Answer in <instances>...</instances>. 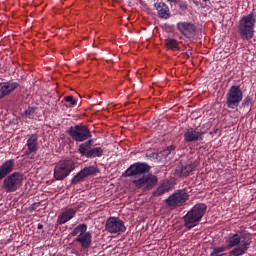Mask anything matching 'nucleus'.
<instances>
[{"instance_id":"f257e3e1","label":"nucleus","mask_w":256,"mask_h":256,"mask_svg":"<svg viewBox=\"0 0 256 256\" xmlns=\"http://www.w3.org/2000/svg\"><path fill=\"white\" fill-rule=\"evenodd\" d=\"M151 171V166L145 162H136L132 164L127 170L122 174V177H135L133 180V185L137 189H153L157 185L159 179L153 174H147ZM137 177H140L137 179Z\"/></svg>"},{"instance_id":"f03ea898","label":"nucleus","mask_w":256,"mask_h":256,"mask_svg":"<svg viewBox=\"0 0 256 256\" xmlns=\"http://www.w3.org/2000/svg\"><path fill=\"white\" fill-rule=\"evenodd\" d=\"M13 169H15L14 159L6 160L0 165V181H3L2 189L5 190L6 193H15V191L20 189L21 185H23V173H13ZM9 173L12 174L9 175Z\"/></svg>"},{"instance_id":"7ed1b4c3","label":"nucleus","mask_w":256,"mask_h":256,"mask_svg":"<svg viewBox=\"0 0 256 256\" xmlns=\"http://www.w3.org/2000/svg\"><path fill=\"white\" fill-rule=\"evenodd\" d=\"M207 212V205L205 204H196L187 212V214L183 217L184 226L186 229H193V227H197L199 223H201V219Z\"/></svg>"},{"instance_id":"20e7f679","label":"nucleus","mask_w":256,"mask_h":256,"mask_svg":"<svg viewBox=\"0 0 256 256\" xmlns=\"http://www.w3.org/2000/svg\"><path fill=\"white\" fill-rule=\"evenodd\" d=\"M255 23L256 18L255 13L253 12L241 18L238 26L241 39H245L246 41L253 39V35L255 33Z\"/></svg>"},{"instance_id":"39448f33","label":"nucleus","mask_w":256,"mask_h":256,"mask_svg":"<svg viewBox=\"0 0 256 256\" xmlns=\"http://www.w3.org/2000/svg\"><path fill=\"white\" fill-rule=\"evenodd\" d=\"M187 201H189V192H187V189H180L166 198L164 203L168 209H179V207H183Z\"/></svg>"},{"instance_id":"423d86ee","label":"nucleus","mask_w":256,"mask_h":256,"mask_svg":"<svg viewBox=\"0 0 256 256\" xmlns=\"http://www.w3.org/2000/svg\"><path fill=\"white\" fill-rule=\"evenodd\" d=\"M66 133L70 135L71 139L73 141H76L77 143H87V141L91 140V130L86 125L78 124L75 126H71Z\"/></svg>"},{"instance_id":"0eeeda50","label":"nucleus","mask_w":256,"mask_h":256,"mask_svg":"<svg viewBox=\"0 0 256 256\" xmlns=\"http://www.w3.org/2000/svg\"><path fill=\"white\" fill-rule=\"evenodd\" d=\"M72 171H75V161L71 159L62 160L54 167V178L56 181H63V179L69 177Z\"/></svg>"},{"instance_id":"6e6552de","label":"nucleus","mask_w":256,"mask_h":256,"mask_svg":"<svg viewBox=\"0 0 256 256\" xmlns=\"http://www.w3.org/2000/svg\"><path fill=\"white\" fill-rule=\"evenodd\" d=\"M93 145V139H90L84 143H81L78 147V153L80 155L87 157V159H93L95 157H102L103 156V148L95 147L91 149Z\"/></svg>"},{"instance_id":"1a4fd4ad","label":"nucleus","mask_w":256,"mask_h":256,"mask_svg":"<svg viewBox=\"0 0 256 256\" xmlns=\"http://www.w3.org/2000/svg\"><path fill=\"white\" fill-rule=\"evenodd\" d=\"M243 101V90L239 86H231L226 96V105L229 109H237L239 103Z\"/></svg>"},{"instance_id":"9d476101","label":"nucleus","mask_w":256,"mask_h":256,"mask_svg":"<svg viewBox=\"0 0 256 256\" xmlns=\"http://www.w3.org/2000/svg\"><path fill=\"white\" fill-rule=\"evenodd\" d=\"M105 229L108 231V233L117 235H121V233H125V231H127L125 223L117 217L108 218L105 224Z\"/></svg>"},{"instance_id":"9b49d317","label":"nucleus","mask_w":256,"mask_h":256,"mask_svg":"<svg viewBox=\"0 0 256 256\" xmlns=\"http://www.w3.org/2000/svg\"><path fill=\"white\" fill-rule=\"evenodd\" d=\"M197 167H199V161L197 160L188 163L181 160L176 166L175 175H178V177H189Z\"/></svg>"},{"instance_id":"f8f14e48","label":"nucleus","mask_w":256,"mask_h":256,"mask_svg":"<svg viewBox=\"0 0 256 256\" xmlns=\"http://www.w3.org/2000/svg\"><path fill=\"white\" fill-rule=\"evenodd\" d=\"M99 173V169L95 166H88L84 169L80 170L71 180V185H77V183H81L90 177V175H97Z\"/></svg>"},{"instance_id":"ddd939ff","label":"nucleus","mask_w":256,"mask_h":256,"mask_svg":"<svg viewBox=\"0 0 256 256\" xmlns=\"http://www.w3.org/2000/svg\"><path fill=\"white\" fill-rule=\"evenodd\" d=\"M177 29L187 39H195V36L197 35V26L193 23L179 22L177 24Z\"/></svg>"},{"instance_id":"4468645a","label":"nucleus","mask_w":256,"mask_h":256,"mask_svg":"<svg viewBox=\"0 0 256 256\" xmlns=\"http://www.w3.org/2000/svg\"><path fill=\"white\" fill-rule=\"evenodd\" d=\"M154 8L159 19L167 20L171 17V11L169 10V6L165 2L161 0H154Z\"/></svg>"},{"instance_id":"2eb2a0df","label":"nucleus","mask_w":256,"mask_h":256,"mask_svg":"<svg viewBox=\"0 0 256 256\" xmlns=\"http://www.w3.org/2000/svg\"><path fill=\"white\" fill-rule=\"evenodd\" d=\"M203 131H199L197 128H189L184 133L185 143H193L195 141H203Z\"/></svg>"},{"instance_id":"dca6fc26","label":"nucleus","mask_w":256,"mask_h":256,"mask_svg":"<svg viewBox=\"0 0 256 256\" xmlns=\"http://www.w3.org/2000/svg\"><path fill=\"white\" fill-rule=\"evenodd\" d=\"M17 87H19V83L17 82L8 81L0 83V99L7 97V95H11Z\"/></svg>"},{"instance_id":"f3484780","label":"nucleus","mask_w":256,"mask_h":256,"mask_svg":"<svg viewBox=\"0 0 256 256\" xmlns=\"http://www.w3.org/2000/svg\"><path fill=\"white\" fill-rule=\"evenodd\" d=\"M75 241H76V243H80V245L83 249H89V247H91V243L93 241L91 232H84L82 235L77 236Z\"/></svg>"},{"instance_id":"a211bd4d","label":"nucleus","mask_w":256,"mask_h":256,"mask_svg":"<svg viewBox=\"0 0 256 256\" xmlns=\"http://www.w3.org/2000/svg\"><path fill=\"white\" fill-rule=\"evenodd\" d=\"M75 213H77V211L75 209H73V208H70V209L64 211L58 217L59 225H65V223H67V221H71V219H73V217H75Z\"/></svg>"},{"instance_id":"6ab92c4d","label":"nucleus","mask_w":256,"mask_h":256,"mask_svg":"<svg viewBox=\"0 0 256 256\" xmlns=\"http://www.w3.org/2000/svg\"><path fill=\"white\" fill-rule=\"evenodd\" d=\"M37 134H31L27 140V148L28 151L25 152V155H31V153H35L37 151Z\"/></svg>"},{"instance_id":"aec40b11","label":"nucleus","mask_w":256,"mask_h":256,"mask_svg":"<svg viewBox=\"0 0 256 256\" xmlns=\"http://www.w3.org/2000/svg\"><path fill=\"white\" fill-rule=\"evenodd\" d=\"M249 245H251L249 240H242L240 247L234 248L230 253L233 256L245 255V253H247V249H249Z\"/></svg>"},{"instance_id":"412c9836","label":"nucleus","mask_w":256,"mask_h":256,"mask_svg":"<svg viewBox=\"0 0 256 256\" xmlns=\"http://www.w3.org/2000/svg\"><path fill=\"white\" fill-rule=\"evenodd\" d=\"M160 159H165V161H171L175 156V146L170 145L166 149L159 152Z\"/></svg>"},{"instance_id":"4be33fe9","label":"nucleus","mask_w":256,"mask_h":256,"mask_svg":"<svg viewBox=\"0 0 256 256\" xmlns=\"http://www.w3.org/2000/svg\"><path fill=\"white\" fill-rule=\"evenodd\" d=\"M227 243L230 249H233V247H237L238 245L241 246L243 241H241V236H239V234H234L229 237Z\"/></svg>"},{"instance_id":"5701e85b","label":"nucleus","mask_w":256,"mask_h":256,"mask_svg":"<svg viewBox=\"0 0 256 256\" xmlns=\"http://www.w3.org/2000/svg\"><path fill=\"white\" fill-rule=\"evenodd\" d=\"M87 232V224H79L74 230L71 232L72 237H79Z\"/></svg>"},{"instance_id":"b1692460","label":"nucleus","mask_w":256,"mask_h":256,"mask_svg":"<svg viewBox=\"0 0 256 256\" xmlns=\"http://www.w3.org/2000/svg\"><path fill=\"white\" fill-rule=\"evenodd\" d=\"M165 45L167 49H170L171 51H179V43L173 38L166 39Z\"/></svg>"},{"instance_id":"393cba45","label":"nucleus","mask_w":256,"mask_h":256,"mask_svg":"<svg viewBox=\"0 0 256 256\" xmlns=\"http://www.w3.org/2000/svg\"><path fill=\"white\" fill-rule=\"evenodd\" d=\"M225 251V247L221 246L218 248H214L210 253L211 256H223V252Z\"/></svg>"},{"instance_id":"a878e982","label":"nucleus","mask_w":256,"mask_h":256,"mask_svg":"<svg viewBox=\"0 0 256 256\" xmlns=\"http://www.w3.org/2000/svg\"><path fill=\"white\" fill-rule=\"evenodd\" d=\"M161 186L166 193H169V191L173 189L172 183L167 180L164 181Z\"/></svg>"},{"instance_id":"bb28decb","label":"nucleus","mask_w":256,"mask_h":256,"mask_svg":"<svg viewBox=\"0 0 256 256\" xmlns=\"http://www.w3.org/2000/svg\"><path fill=\"white\" fill-rule=\"evenodd\" d=\"M64 101H66V103H70V105H72V107H75V105H77V100L75 98H73L72 95L65 96Z\"/></svg>"},{"instance_id":"cd10ccee","label":"nucleus","mask_w":256,"mask_h":256,"mask_svg":"<svg viewBox=\"0 0 256 256\" xmlns=\"http://www.w3.org/2000/svg\"><path fill=\"white\" fill-rule=\"evenodd\" d=\"M165 193H167L162 186L160 185L154 192H153V196L154 197H161V195H165Z\"/></svg>"},{"instance_id":"c85d7f7f","label":"nucleus","mask_w":256,"mask_h":256,"mask_svg":"<svg viewBox=\"0 0 256 256\" xmlns=\"http://www.w3.org/2000/svg\"><path fill=\"white\" fill-rule=\"evenodd\" d=\"M251 101H253V98L247 96L242 102V107H251Z\"/></svg>"},{"instance_id":"c756f323","label":"nucleus","mask_w":256,"mask_h":256,"mask_svg":"<svg viewBox=\"0 0 256 256\" xmlns=\"http://www.w3.org/2000/svg\"><path fill=\"white\" fill-rule=\"evenodd\" d=\"M33 113H35V108L34 107H28V109H26L22 115L25 117H30V115H33Z\"/></svg>"},{"instance_id":"7c9ffc66","label":"nucleus","mask_w":256,"mask_h":256,"mask_svg":"<svg viewBox=\"0 0 256 256\" xmlns=\"http://www.w3.org/2000/svg\"><path fill=\"white\" fill-rule=\"evenodd\" d=\"M147 159H161L159 152H153L151 154H146Z\"/></svg>"},{"instance_id":"2f4dec72","label":"nucleus","mask_w":256,"mask_h":256,"mask_svg":"<svg viewBox=\"0 0 256 256\" xmlns=\"http://www.w3.org/2000/svg\"><path fill=\"white\" fill-rule=\"evenodd\" d=\"M202 2L205 3V5L201 3V7H203V9H206V7H211V0H202Z\"/></svg>"},{"instance_id":"473e14b6","label":"nucleus","mask_w":256,"mask_h":256,"mask_svg":"<svg viewBox=\"0 0 256 256\" xmlns=\"http://www.w3.org/2000/svg\"><path fill=\"white\" fill-rule=\"evenodd\" d=\"M39 205H41V202H35L30 206V210L31 211H35V209H37V207H39Z\"/></svg>"},{"instance_id":"72a5a7b5","label":"nucleus","mask_w":256,"mask_h":256,"mask_svg":"<svg viewBox=\"0 0 256 256\" xmlns=\"http://www.w3.org/2000/svg\"><path fill=\"white\" fill-rule=\"evenodd\" d=\"M168 3H177L178 0H167Z\"/></svg>"},{"instance_id":"f704fd0d","label":"nucleus","mask_w":256,"mask_h":256,"mask_svg":"<svg viewBox=\"0 0 256 256\" xmlns=\"http://www.w3.org/2000/svg\"><path fill=\"white\" fill-rule=\"evenodd\" d=\"M37 229H43V224H38Z\"/></svg>"},{"instance_id":"c9c22d12","label":"nucleus","mask_w":256,"mask_h":256,"mask_svg":"<svg viewBox=\"0 0 256 256\" xmlns=\"http://www.w3.org/2000/svg\"><path fill=\"white\" fill-rule=\"evenodd\" d=\"M186 55L189 57L191 55V52H187Z\"/></svg>"},{"instance_id":"e433bc0d","label":"nucleus","mask_w":256,"mask_h":256,"mask_svg":"<svg viewBox=\"0 0 256 256\" xmlns=\"http://www.w3.org/2000/svg\"><path fill=\"white\" fill-rule=\"evenodd\" d=\"M203 3V5H205V2H202Z\"/></svg>"}]
</instances>
